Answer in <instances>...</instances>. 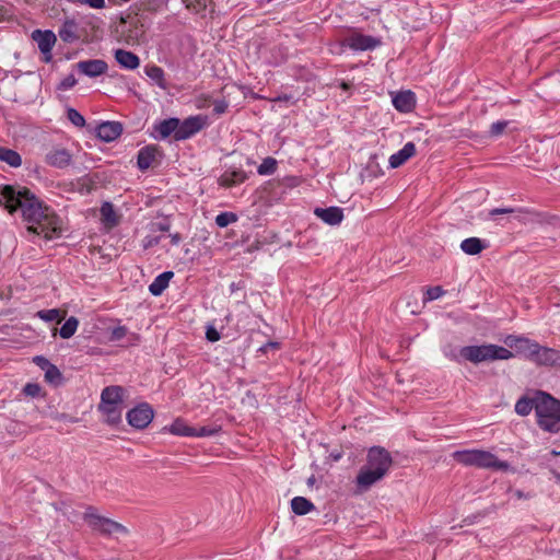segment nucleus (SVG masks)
<instances>
[{
    "instance_id": "nucleus-44",
    "label": "nucleus",
    "mask_w": 560,
    "mask_h": 560,
    "mask_svg": "<svg viewBox=\"0 0 560 560\" xmlns=\"http://www.w3.org/2000/svg\"><path fill=\"white\" fill-rule=\"evenodd\" d=\"M77 84V79L73 74L67 75L61 82L59 88L61 90H70Z\"/></svg>"
},
{
    "instance_id": "nucleus-61",
    "label": "nucleus",
    "mask_w": 560,
    "mask_h": 560,
    "mask_svg": "<svg viewBox=\"0 0 560 560\" xmlns=\"http://www.w3.org/2000/svg\"><path fill=\"white\" fill-rule=\"evenodd\" d=\"M553 454H555V455H560L559 450H556V451L553 452Z\"/></svg>"
},
{
    "instance_id": "nucleus-54",
    "label": "nucleus",
    "mask_w": 560,
    "mask_h": 560,
    "mask_svg": "<svg viewBox=\"0 0 560 560\" xmlns=\"http://www.w3.org/2000/svg\"><path fill=\"white\" fill-rule=\"evenodd\" d=\"M208 98L200 96L196 100V106L198 108H205L207 106Z\"/></svg>"
},
{
    "instance_id": "nucleus-13",
    "label": "nucleus",
    "mask_w": 560,
    "mask_h": 560,
    "mask_svg": "<svg viewBox=\"0 0 560 560\" xmlns=\"http://www.w3.org/2000/svg\"><path fill=\"white\" fill-rule=\"evenodd\" d=\"M160 150L155 145H147L139 150L137 165L141 171H147L158 163Z\"/></svg>"
},
{
    "instance_id": "nucleus-47",
    "label": "nucleus",
    "mask_w": 560,
    "mask_h": 560,
    "mask_svg": "<svg viewBox=\"0 0 560 560\" xmlns=\"http://www.w3.org/2000/svg\"><path fill=\"white\" fill-rule=\"evenodd\" d=\"M161 238H162L161 236L148 235L143 238V247L150 248V247L156 246L161 242Z\"/></svg>"
},
{
    "instance_id": "nucleus-36",
    "label": "nucleus",
    "mask_w": 560,
    "mask_h": 560,
    "mask_svg": "<svg viewBox=\"0 0 560 560\" xmlns=\"http://www.w3.org/2000/svg\"><path fill=\"white\" fill-rule=\"evenodd\" d=\"M237 221V215L233 212H221L215 217V223L220 228H225Z\"/></svg>"
},
{
    "instance_id": "nucleus-28",
    "label": "nucleus",
    "mask_w": 560,
    "mask_h": 560,
    "mask_svg": "<svg viewBox=\"0 0 560 560\" xmlns=\"http://www.w3.org/2000/svg\"><path fill=\"white\" fill-rule=\"evenodd\" d=\"M101 217H102V221L108 228H114L119 222V218L114 209V206L110 202H104L102 205Z\"/></svg>"
},
{
    "instance_id": "nucleus-38",
    "label": "nucleus",
    "mask_w": 560,
    "mask_h": 560,
    "mask_svg": "<svg viewBox=\"0 0 560 560\" xmlns=\"http://www.w3.org/2000/svg\"><path fill=\"white\" fill-rule=\"evenodd\" d=\"M45 371V378L49 383H58L61 380V373L54 364L48 366Z\"/></svg>"
},
{
    "instance_id": "nucleus-62",
    "label": "nucleus",
    "mask_w": 560,
    "mask_h": 560,
    "mask_svg": "<svg viewBox=\"0 0 560 560\" xmlns=\"http://www.w3.org/2000/svg\"><path fill=\"white\" fill-rule=\"evenodd\" d=\"M553 454H555V455H560L559 450H556V451L553 452Z\"/></svg>"
},
{
    "instance_id": "nucleus-20",
    "label": "nucleus",
    "mask_w": 560,
    "mask_h": 560,
    "mask_svg": "<svg viewBox=\"0 0 560 560\" xmlns=\"http://www.w3.org/2000/svg\"><path fill=\"white\" fill-rule=\"evenodd\" d=\"M115 60L121 68L127 70H135L140 66V58L132 51L125 49L115 50Z\"/></svg>"
},
{
    "instance_id": "nucleus-46",
    "label": "nucleus",
    "mask_w": 560,
    "mask_h": 560,
    "mask_svg": "<svg viewBox=\"0 0 560 560\" xmlns=\"http://www.w3.org/2000/svg\"><path fill=\"white\" fill-rule=\"evenodd\" d=\"M206 337L210 342H215L221 338L219 331L213 326L207 327Z\"/></svg>"
},
{
    "instance_id": "nucleus-19",
    "label": "nucleus",
    "mask_w": 560,
    "mask_h": 560,
    "mask_svg": "<svg viewBox=\"0 0 560 560\" xmlns=\"http://www.w3.org/2000/svg\"><path fill=\"white\" fill-rule=\"evenodd\" d=\"M314 214L329 225H338L343 220V211L339 207L315 208Z\"/></svg>"
},
{
    "instance_id": "nucleus-31",
    "label": "nucleus",
    "mask_w": 560,
    "mask_h": 560,
    "mask_svg": "<svg viewBox=\"0 0 560 560\" xmlns=\"http://www.w3.org/2000/svg\"><path fill=\"white\" fill-rule=\"evenodd\" d=\"M145 74L154 81L160 88L165 89L166 83L164 79V70L155 65L147 66L144 69Z\"/></svg>"
},
{
    "instance_id": "nucleus-2",
    "label": "nucleus",
    "mask_w": 560,
    "mask_h": 560,
    "mask_svg": "<svg viewBox=\"0 0 560 560\" xmlns=\"http://www.w3.org/2000/svg\"><path fill=\"white\" fill-rule=\"evenodd\" d=\"M443 353L447 359L459 364L465 361L479 364L486 361L510 360L514 357V353L509 349L492 343L466 346L459 349L447 346L443 349Z\"/></svg>"
},
{
    "instance_id": "nucleus-8",
    "label": "nucleus",
    "mask_w": 560,
    "mask_h": 560,
    "mask_svg": "<svg viewBox=\"0 0 560 560\" xmlns=\"http://www.w3.org/2000/svg\"><path fill=\"white\" fill-rule=\"evenodd\" d=\"M207 125V117L202 115L190 116L183 121L179 120V127L176 132V141L191 138Z\"/></svg>"
},
{
    "instance_id": "nucleus-48",
    "label": "nucleus",
    "mask_w": 560,
    "mask_h": 560,
    "mask_svg": "<svg viewBox=\"0 0 560 560\" xmlns=\"http://www.w3.org/2000/svg\"><path fill=\"white\" fill-rule=\"evenodd\" d=\"M78 3L88 4L90 8H93V9L105 8V0H81Z\"/></svg>"
},
{
    "instance_id": "nucleus-34",
    "label": "nucleus",
    "mask_w": 560,
    "mask_h": 560,
    "mask_svg": "<svg viewBox=\"0 0 560 560\" xmlns=\"http://www.w3.org/2000/svg\"><path fill=\"white\" fill-rule=\"evenodd\" d=\"M194 427H189L184 420L176 419L170 425V432L179 436H191L194 433Z\"/></svg>"
},
{
    "instance_id": "nucleus-40",
    "label": "nucleus",
    "mask_w": 560,
    "mask_h": 560,
    "mask_svg": "<svg viewBox=\"0 0 560 560\" xmlns=\"http://www.w3.org/2000/svg\"><path fill=\"white\" fill-rule=\"evenodd\" d=\"M23 393L30 397H38L42 394V387L37 383H27L23 388Z\"/></svg>"
},
{
    "instance_id": "nucleus-11",
    "label": "nucleus",
    "mask_w": 560,
    "mask_h": 560,
    "mask_svg": "<svg viewBox=\"0 0 560 560\" xmlns=\"http://www.w3.org/2000/svg\"><path fill=\"white\" fill-rule=\"evenodd\" d=\"M78 71L89 78H96L106 73L108 66L102 59L82 60L75 65Z\"/></svg>"
},
{
    "instance_id": "nucleus-14",
    "label": "nucleus",
    "mask_w": 560,
    "mask_h": 560,
    "mask_svg": "<svg viewBox=\"0 0 560 560\" xmlns=\"http://www.w3.org/2000/svg\"><path fill=\"white\" fill-rule=\"evenodd\" d=\"M45 161L49 166L65 168L70 165L72 155L67 149L52 148L46 154Z\"/></svg>"
},
{
    "instance_id": "nucleus-17",
    "label": "nucleus",
    "mask_w": 560,
    "mask_h": 560,
    "mask_svg": "<svg viewBox=\"0 0 560 560\" xmlns=\"http://www.w3.org/2000/svg\"><path fill=\"white\" fill-rule=\"evenodd\" d=\"M392 103L400 113H410L416 106V96L411 91H401L393 95Z\"/></svg>"
},
{
    "instance_id": "nucleus-4",
    "label": "nucleus",
    "mask_w": 560,
    "mask_h": 560,
    "mask_svg": "<svg viewBox=\"0 0 560 560\" xmlns=\"http://www.w3.org/2000/svg\"><path fill=\"white\" fill-rule=\"evenodd\" d=\"M536 416L538 425L548 432L560 431V400L545 392L536 393Z\"/></svg>"
},
{
    "instance_id": "nucleus-35",
    "label": "nucleus",
    "mask_w": 560,
    "mask_h": 560,
    "mask_svg": "<svg viewBox=\"0 0 560 560\" xmlns=\"http://www.w3.org/2000/svg\"><path fill=\"white\" fill-rule=\"evenodd\" d=\"M277 170V161L273 158H266L257 168L259 175H271Z\"/></svg>"
},
{
    "instance_id": "nucleus-58",
    "label": "nucleus",
    "mask_w": 560,
    "mask_h": 560,
    "mask_svg": "<svg viewBox=\"0 0 560 560\" xmlns=\"http://www.w3.org/2000/svg\"><path fill=\"white\" fill-rule=\"evenodd\" d=\"M516 495H517V498H520V499H521V498H523V493H522L521 491H516Z\"/></svg>"
},
{
    "instance_id": "nucleus-42",
    "label": "nucleus",
    "mask_w": 560,
    "mask_h": 560,
    "mask_svg": "<svg viewBox=\"0 0 560 560\" xmlns=\"http://www.w3.org/2000/svg\"><path fill=\"white\" fill-rule=\"evenodd\" d=\"M445 291L442 289V287H431L427 290V298L425 301H433L438 300L442 295H444Z\"/></svg>"
},
{
    "instance_id": "nucleus-5",
    "label": "nucleus",
    "mask_w": 560,
    "mask_h": 560,
    "mask_svg": "<svg viewBox=\"0 0 560 560\" xmlns=\"http://www.w3.org/2000/svg\"><path fill=\"white\" fill-rule=\"evenodd\" d=\"M124 392L121 386H107L101 393L98 411L103 415L104 421L109 425H117L121 422L124 410Z\"/></svg>"
},
{
    "instance_id": "nucleus-55",
    "label": "nucleus",
    "mask_w": 560,
    "mask_h": 560,
    "mask_svg": "<svg viewBox=\"0 0 560 560\" xmlns=\"http://www.w3.org/2000/svg\"><path fill=\"white\" fill-rule=\"evenodd\" d=\"M170 237L173 245H178L182 241V235L179 233L170 234Z\"/></svg>"
},
{
    "instance_id": "nucleus-39",
    "label": "nucleus",
    "mask_w": 560,
    "mask_h": 560,
    "mask_svg": "<svg viewBox=\"0 0 560 560\" xmlns=\"http://www.w3.org/2000/svg\"><path fill=\"white\" fill-rule=\"evenodd\" d=\"M219 432V428L199 427L194 428L192 435L195 438L212 436Z\"/></svg>"
},
{
    "instance_id": "nucleus-1",
    "label": "nucleus",
    "mask_w": 560,
    "mask_h": 560,
    "mask_svg": "<svg viewBox=\"0 0 560 560\" xmlns=\"http://www.w3.org/2000/svg\"><path fill=\"white\" fill-rule=\"evenodd\" d=\"M10 213L20 210L23 219L30 224L28 232L52 240L61 233V221L52 209L21 186H0V206Z\"/></svg>"
},
{
    "instance_id": "nucleus-24",
    "label": "nucleus",
    "mask_w": 560,
    "mask_h": 560,
    "mask_svg": "<svg viewBox=\"0 0 560 560\" xmlns=\"http://www.w3.org/2000/svg\"><path fill=\"white\" fill-rule=\"evenodd\" d=\"M58 35L65 43H74L79 39L78 23L74 20H66L59 28Z\"/></svg>"
},
{
    "instance_id": "nucleus-52",
    "label": "nucleus",
    "mask_w": 560,
    "mask_h": 560,
    "mask_svg": "<svg viewBox=\"0 0 560 560\" xmlns=\"http://www.w3.org/2000/svg\"><path fill=\"white\" fill-rule=\"evenodd\" d=\"M34 362L42 369L46 370L48 366L51 365V363L44 357H36L34 359Z\"/></svg>"
},
{
    "instance_id": "nucleus-30",
    "label": "nucleus",
    "mask_w": 560,
    "mask_h": 560,
    "mask_svg": "<svg viewBox=\"0 0 560 560\" xmlns=\"http://www.w3.org/2000/svg\"><path fill=\"white\" fill-rule=\"evenodd\" d=\"M533 409L536 410V395L534 398L521 397L515 404V412L520 416H527Z\"/></svg>"
},
{
    "instance_id": "nucleus-53",
    "label": "nucleus",
    "mask_w": 560,
    "mask_h": 560,
    "mask_svg": "<svg viewBox=\"0 0 560 560\" xmlns=\"http://www.w3.org/2000/svg\"><path fill=\"white\" fill-rule=\"evenodd\" d=\"M152 226H156L158 230L161 232H167L170 230V224L167 222H158L154 223Z\"/></svg>"
},
{
    "instance_id": "nucleus-45",
    "label": "nucleus",
    "mask_w": 560,
    "mask_h": 560,
    "mask_svg": "<svg viewBox=\"0 0 560 560\" xmlns=\"http://www.w3.org/2000/svg\"><path fill=\"white\" fill-rule=\"evenodd\" d=\"M508 122L506 121H497L491 125L490 132L492 136H499L501 135L504 129L506 128Z\"/></svg>"
},
{
    "instance_id": "nucleus-16",
    "label": "nucleus",
    "mask_w": 560,
    "mask_h": 560,
    "mask_svg": "<svg viewBox=\"0 0 560 560\" xmlns=\"http://www.w3.org/2000/svg\"><path fill=\"white\" fill-rule=\"evenodd\" d=\"M122 132V125L118 121H104L96 128L97 137L105 141L112 142L116 140Z\"/></svg>"
},
{
    "instance_id": "nucleus-3",
    "label": "nucleus",
    "mask_w": 560,
    "mask_h": 560,
    "mask_svg": "<svg viewBox=\"0 0 560 560\" xmlns=\"http://www.w3.org/2000/svg\"><path fill=\"white\" fill-rule=\"evenodd\" d=\"M393 465L390 453L382 446H373L368 451L366 463L361 467L355 482L361 491L369 490L381 481Z\"/></svg>"
},
{
    "instance_id": "nucleus-27",
    "label": "nucleus",
    "mask_w": 560,
    "mask_h": 560,
    "mask_svg": "<svg viewBox=\"0 0 560 560\" xmlns=\"http://www.w3.org/2000/svg\"><path fill=\"white\" fill-rule=\"evenodd\" d=\"M291 509L296 515H306L315 509V505L304 497H295L291 500Z\"/></svg>"
},
{
    "instance_id": "nucleus-43",
    "label": "nucleus",
    "mask_w": 560,
    "mask_h": 560,
    "mask_svg": "<svg viewBox=\"0 0 560 560\" xmlns=\"http://www.w3.org/2000/svg\"><path fill=\"white\" fill-rule=\"evenodd\" d=\"M187 9L195 10L196 12H200L206 9L207 0H191L186 4Z\"/></svg>"
},
{
    "instance_id": "nucleus-49",
    "label": "nucleus",
    "mask_w": 560,
    "mask_h": 560,
    "mask_svg": "<svg viewBox=\"0 0 560 560\" xmlns=\"http://www.w3.org/2000/svg\"><path fill=\"white\" fill-rule=\"evenodd\" d=\"M213 105V110L218 115L225 113L228 108V103L224 100L214 101Z\"/></svg>"
},
{
    "instance_id": "nucleus-60",
    "label": "nucleus",
    "mask_w": 560,
    "mask_h": 560,
    "mask_svg": "<svg viewBox=\"0 0 560 560\" xmlns=\"http://www.w3.org/2000/svg\"><path fill=\"white\" fill-rule=\"evenodd\" d=\"M335 460H338L340 458V455L334 454Z\"/></svg>"
},
{
    "instance_id": "nucleus-15",
    "label": "nucleus",
    "mask_w": 560,
    "mask_h": 560,
    "mask_svg": "<svg viewBox=\"0 0 560 560\" xmlns=\"http://www.w3.org/2000/svg\"><path fill=\"white\" fill-rule=\"evenodd\" d=\"M533 363L540 366H560V350L540 346Z\"/></svg>"
},
{
    "instance_id": "nucleus-56",
    "label": "nucleus",
    "mask_w": 560,
    "mask_h": 560,
    "mask_svg": "<svg viewBox=\"0 0 560 560\" xmlns=\"http://www.w3.org/2000/svg\"><path fill=\"white\" fill-rule=\"evenodd\" d=\"M290 97L288 95L278 96L277 101H288Z\"/></svg>"
},
{
    "instance_id": "nucleus-51",
    "label": "nucleus",
    "mask_w": 560,
    "mask_h": 560,
    "mask_svg": "<svg viewBox=\"0 0 560 560\" xmlns=\"http://www.w3.org/2000/svg\"><path fill=\"white\" fill-rule=\"evenodd\" d=\"M280 348V343L277 341H269L259 348V351L267 353L269 350H277Z\"/></svg>"
},
{
    "instance_id": "nucleus-50",
    "label": "nucleus",
    "mask_w": 560,
    "mask_h": 560,
    "mask_svg": "<svg viewBox=\"0 0 560 560\" xmlns=\"http://www.w3.org/2000/svg\"><path fill=\"white\" fill-rule=\"evenodd\" d=\"M513 212H515V210L513 208H494L489 212V215L491 218H494L495 215H499V214H508V213H513Z\"/></svg>"
},
{
    "instance_id": "nucleus-12",
    "label": "nucleus",
    "mask_w": 560,
    "mask_h": 560,
    "mask_svg": "<svg viewBox=\"0 0 560 560\" xmlns=\"http://www.w3.org/2000/svg\"><path fill=\"white\" fill-rule=\"evenodd\" d=\"M346 44L353 50H371L380 45V40L373 36L354 33L346 38Z\"/></svg>"
},
{
    "instance_id": "nucleus-33",
    "label": "nucleus",
    "mask_w": 560,
    "mask_h": 560,
    "mask_svg": "<svg viewBox=\"0 0 560 560\" xmlns=\"http://www.w3.org/2000/svg\"><path fill=\"white\" fill-rule=\"evenodd\" d=\"M79 327V319L74 316L69 317L59 329V335L62 339L71 338Z\"/></svg>"
},
{
    "instance_id": "nucleus-7",
    "label": "nucleus",
    "mask_w": 560,
    "mask_h": 560,
    "mask_svg": "<svg viewBox=\"0 0 560 560\" xmlns=\"http://www.w3.org/2000/svg\"><path fill=\"white\" fill-rule=\"evenodd\" d=\"M83 520L92 530H95L104 536H126L128 534V529L122 524L100 515L97 510L92 505L85 509Z\"/></svg>"
},
{
    "instance_id": "nucleus-57",
    "label": "nucleus",
    "mask_w": 560,
    "mask_h": 560,
    "mask_svg": "<svg viewBox=\"0 0 560 560\" xmlns=\"http://www.w3.org/2000/svg\"><path fill=\"white\" fill-rule=\"evenodd\" d=\"M341 86H342L343 90H348L349 89V84L345 83V82L341 84Z\"/></svg>"
},
{
    "instance_id": "nucleus-10",
    "label": "nucleus",
    "mask_w": 560,
    "mask_h": 560,
    "mask_svg": "<svg viewBox=\"0 0 560 560\" xmlns=\"http://www.w3.org/2000/svg\"><path fill=\"white\" fill-rule=\"evenodd\" d=\"M505 342L512 347L515 346L517 351L530 362H534L536 352H538L540 345L525 337L509 336Z\"/></svg>"
},
{
    "instance_id": "nucleus-18",
    "label": "nucleus",
    "mask_w": 560,
    "mask_h": 560,
    "mask_svg": "<svg viewBox=\"0 0 560 560\" xmlns=\"http://www.w3.org/2000/svg\"><path fill=\"white\" fill-rule=\"evenodd\" d=\"M32 38L36 42L38 49L45 55H50L51 49L57 40L55 33L48 30H35L32 33Z\"/></svg>"
},
{
    "instance_id": "nucleus-22",
    "label": "nucleus",
    "mask_w": 560,
    "mask_h": 560,
    "mask_svg": "<svg viewBox=\"0 0 560 560\" xmlns=\"http://www.w3.org/2000/svg\"><path fill=\"white\" fill-rule=\"evenodd\" d=\"M178 127H179L178 118L164 119L154 125V129L159 133L160 139H166L167 137L173 135L174 139L176 140V132L178 130Z\"/></svg>"
},
{
    "instance_id": "nucleus-25",
    "label": "nucleus",
    "mask_w": 560,
    "mask_h": 560,
    "mask_svg": "<svg viewBox=\"0 0 560 560\" xmlns=\"http://www.w3.org/2000/svg\"><path fill=\"white\" fill-rule=\"evenodd\" d=\"M246 179V175L244 171L234 170V171H225L218 179L219 185L222 187H233L243 183Z\"/></svg>"
},
{
    "instance_id": "nucleus-21",
    "label": "nucleus",
    "mask_w": 560,
    "mask_h": 560,
    "mask_svg": "<svg viewBox=\"0 0 560 560\" xmlns=\"http://www.w3.org/2000/svg\"><path fill=\"white\" fill-rule=\"evenodd\" d=\"M416 153V145L413 142H407L399 151L392 154L389 158V166L397 168L401 166L407 160Z\"/></svg>"
},
{
    "instance_id": "nucleus-59",
    "label": "nucleus",
    "mask_w": 560,
    "mask_h": 560,
    "mask_svg": "<svg viewBox=\"0 0 560 560\" xmlns=\"http://www.w3.org/2000/svg\"><path fill=\"white\" fill-rule=\"evenodd\" d=\"M335 460H338L340 458V455L334 454Z\"/></svg>"
},
{
    "instance_id": "nucleus-6",
    "label": "nucleus",
    "mask_w": 560,
    "mask_h": 560,
    "mask_svg": "<svg viewBox=\"0 0 560 560\" xmlns=\"http://www.w3.org/2000/svg\"><path fill=\"white\" fill-rule=\"evenodd\" d=\"M453 458L464 465L477 468H487L505 471L510 465L508 462L500 460L494 454L483 450H464L453 453Z\"/></svg>"
},
{
    "instance_id": "nucleus-37",
    "label": "nucleus",
    "mask_w": 560,
    "mask_h": 560,
    "mask_svg": "<svg viewBox=\"0 0 560 560\" xmlns=\"http://www.w3.org/2000/svg\"><path fill=\"white\" fill-rule=\"evenodd\" d=\"M67 117L75 127H84L85 125L84 117L74 108L67 110Z\"/></svg>"
},
{
    "instance_id": "nucleus-26",
    "label": "nucleus",
    "mask_w": 560,
    "mask_h": 560,
    "mask_svg": "<svg viewBox=\"0 0 560 560\" xmlns=\"http://www.w3.org/2000/svg\"><path fill=\"white\" fill-rule=\"evenodd\" d=\"M486 247V243L478 237H468L460 243V249L468 255H477Z\"/></svg>"
},
{
    "instance_id": "nucleus-9",
    "label": "nucleus",
    "mask_w": 560,
    "mask_h": 560,
    "mask_svg": "<svg viewBox=\"0 0 560 560\" xmlns=\"http://www.w3.org/2000/svg\"><path fill=\"white\" fill-rule=\"evenodd\" d=\"M153 409L147 402L140 404L127 412L128 423L136 429H144L153 419Z\"/></svg>"
},
{
    "instance_id": "nucleus-23",
    "label": "nucleus",
    "mask_w": 560,
    "mask_h": 560,
    "mask_svg": "<svg viewBox=\"0 0 560 560\" xmlns=\"http://www.w3.org/2000/svg\"><path fill=\"white\" fill-rule=\"evenodd\" d=\"M173 277V271H164L160 273L149 285V292L154 296L161 295L164 292V290L168 287L170 281Z\"/></svg>"
},
{
    "instance_id": "nucleus-29",
    "label": "nucleus",
    "mask_w": 560,
    "mask_h": 560,
    "mask_svg": "<svg viewBox=\"0 0 560 560\" xmlns=\"http://www.w3.org/2000/svg\"><path fill=\"white\" fill-rule=\"evenodd\" d=\"M0 161L11 167H19L22 164L21 155L16 151L5 147H0Z\"/></svg>"
},
{
    "instance_id": "nucleus-32",
    "label": "nucleus",
    "mask_w": 560,
    "mask_h": 560,
    "mask_svg": "<svg viewBox=\"0 0 560 560\" xmlns=\"http://www.w3.org/2000/svg\"><path fill=\"white\" fill-rule=\"evenodd\" d=\"M36 316L44 322L60 323L65 318L66 312L59 308L42 310L36 313Z\"/></svg>"
},
{
    "instance_id": "nucleus-41",
    "label": "nucleus",
    "mask_w": 560,
    "mask_h": 560,
    "mask_svg": "<svg viewBox=\"0 0 560 560\" xmlns=\"http://www.w3.org/2000/svg\"><path fill=\"white\" fill-rule=\"evenodd\" d=\"M128 332V329L125 326H118L112 329L109 340L110 341H120Z\"/></svg>"
}]
</instances>
